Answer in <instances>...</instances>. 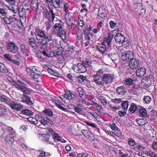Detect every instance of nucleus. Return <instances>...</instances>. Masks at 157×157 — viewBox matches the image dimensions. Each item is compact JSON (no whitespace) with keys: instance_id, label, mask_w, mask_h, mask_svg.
<instances>
[{"instance_id":"7ed1b4c3","label":"nucleus","mask_w":157,"mask_h":157,"mask_svg":"<svg viewBox=\"0 0 157 157\" xmlns=\"http://www.w3.org/2000/svg\"><path fill=\"white\" fill-rule=\"evenodd\" d=\"M3 129L5 132H6L8 133H11V134L6 135L5 140L10 144H12L15 140V132L11 127L6 126H4Z\"/></svg>"},{"instance_id":"aec40b11","label":"nucleus","mask_w":157,"mask_h":157,"mask_svg":"<svg viewBox=\"0 0 157 157\" xmlns=\"http://www.w3.org/2000/svg\"><path fill=\"white\" fill-rule=\"evenodd\" d=\"M62 2V0H53L52 3L55 8H61L63 7Z\"/></svg>"},{"instance_id":"c03bdc74","label":"nucleus","mask_w":157,"mask_h":157,"mask_svg":"<svg viewBox=\"0 0 157 157\" xmlns=\"http://www.w3.org/2000/svg\"><path fill=\"white\" fill-rule=\"evenodd\" d=\"M151 98L149 96H145L144 98V102L146 104H149L151 101Z\"/></svg>"},{"instance_id":"2f4dec72","label":"nucleus","mask_w":157,"mask_h":157,"mask_svg":"<svg viewBox=\"0 0 157 157\" xmlns=\"http://www.w3.org/2000/svg\"><path fill=\"white\" fill-rule=\"evenodd\" d=\"M146 119L142 118L141 119H138L136 120V121L139 125H142L146 124Z\"/></svg>"},{"instance_id":"774afa93","label":"nucleus","mask_w":157,"mask_h":157,"mask_svg":"<svg viewBox=\"0 0 157 157\" xmlns=\"http://www.w3.org/2000/svg\"><path fill=\"white\" fill-rule=\"evenodd\" d=\"M152 147L154 150H157V142L153 141L152 145Z\"/></svg>"},{"instance_id":"a18cd8bd","label":"nucleus","mask_w":157,"mask_h":157,"mask_svg":"<svg viewBox=\"0 0 157 157\" xmlns=\"http://www.w3.org/2000/svg\"><path fill=\"white\" fill-rule=\"evenodd\" d=\"M59 33V36L62 38L63 40H64L66 39V32L65 31L62 30Z\"/></svg>"},{"instance_id":"e433bc0d","label":"nucleus","mask_w":157,"mask_h":157,"mask_svg":"<svg viewBox=\"0 0 157 157\" xmlns=\"http://www.w3.org/2000/svg\"><path fill=\"white\" fill-rule=\"evenodd\" d=\"M139 113L140 116L144 117L147 113V111L145 108H141L139 109Z\"/></svg>"},{"instance_id":"69168bd1","label":"nucleus","mask_w":157,"mask_h":157,"mask_svg":"<svg viewBox=\"0 0 157 157\" xmlns=\"http://www.w3.org/2000/svg\"><path fill=\"white\" fill-rule=\"evenodd\" d=\"M51 22L50 21H47L45 22L46 28L47 30L50 29Z\"/></svg>"},{"instance_id":"cd10ccee","label":"nucleus","mask_w":157,"mask_h":157,"mask_svg":"<svg viewBox=\"0 0 157 157\" xmlns=\"http://www.w3.org/2000/svg\"><path fill=\"white\" fill-rule=\"evenodd\" d=\"M137 109V106L136 105L133 103H132L130 105V107L129 109V111L132 113H134Z\"/></svg>"},{"instance_id":"338daca9","label":"nucleus","mask_w":157,"mask_h":157,"mask_svg":"<svg viewBox=\"0 0 157 157\" xmlns=\"http://www.w3.org/2000/svg\"><path fill=\"white\" fill-rule=\"evenodd\" d=\"M99 16L101 18H103L106 16V13L104 12H102L101 10H99Z\"/></svg>"},{"instance_id":"49530a36","label":"nucleus","mask_w":157,"mask_h":157,"mask_svg":"<svg viewBox=\"0 0 157 157\" xmlns=\"http://www.w3.org/2000/svg\"><path fill=\"white\" fill-rule=\"evenodd\" d=\"M19 16H26V11L25 9L22 8L20 9L19 10Z\"/></svg>"},{"instance_id":"f257e3e1","label":"nucleus","mask_w":157,"mask_h":157,"mask_svg":"<svg viewBox=\"0 0 157 157\" xmlns=\"http://www.w3.org/2000/svg\"><path fill=\"white\" fill-rule=\"evenodd\" d=\"M34 34L37 40V43L41 49L47 50L48 42L52 40L51 36L46 34L43 31L38 28H35Z\"/></svg>"},{"instance_id":"5fc2aeb1","label":"nucleus","mask_w":157,"mask_h":157,"mask_svg":"<svg viewBox=\"0 0 157 157\" xmlns=\"http://www.w3.org/2000/svg\"><path fill=\"white\" fill-rule=\"evenodd\" d=\"M69 7V4L67 2H65L64 3L63 9L64 11L67 13H68L69 12L68 10Z\"/></svg>"},{"instance_id":"b1692460","label":"nucleus","mask_w":157,"mask_h":157,"mask_svg":"<svg viewBox=\"0 0 157 157\" xmlns=\"http://www.w3.org/2000/svg\"><path fill=\"white\" fill-rule=\"evenodd\" d=\"M116 92L119 95H124L125 93V90L123 86H120L117 88Z\"/></svg>"},{"instance_id":"a211bd4d","label":"nucleus","mask_w":157,"mask_h":157,"mask_svg":"<svg viewBox=\"0 0 157 157\" xmlns=\"http://www.w3.org/2000/svg\"><path fill=\"white\" fill-rule=\"evenodd\" d=\"M85 110L86 112L90 114L94 117L97 120V118L99 116L98 113L94 112V111L91 109L90 108L88 107H86L85 108Z\"/></svg>"},{"instance_id":"79ce46f5","label":"nucleus","mask_w":157,"mask_h":157,"mask_svg":"<svg viewBox=\"0 0 157 157\" xmlns=\"http://www.w3.org/2000/svg\"><path fill=\"white\" fill-rule=\"evenodd\" d=\"M111 42V40L108 39L107 37L105 38L103 43L105 45L107 44L108 47H109L110 46V44Z\"/></svg>"},{"instance_id":"a19ab883","label":"nucleus","mask_w":157,"mask_h":157,"mask_svg":"<svg viewBox=\"0 0 157 157\" xmlns=\"http://www.w3.org/2000/svg\"><path fill=\"white\" fill-rule=\"evenodd\" d=\"M128 103L127 101H124L121 104L122 107L125 111H127L128 108Z\"/></svg>"},{"instance_id":"7c9ffc66","label":"nucleus","mask_w":157,"mask_h":157,"mask_svg":"<svg viewBox=\"0 0 157 157\" xmlns=\"http://www.w3.org/2000/svg\"><path fill=\"white\" fill-rule=\"evenodd\" d=\"M0 72L3 73H6L8 72V69L1 62H0Z\"/></svg>"},{"instance_id":"f3484780","label":"nucleus","mask_w":157,"mask_h":157,"mask_svg":"<svg viewBox=\"0 0 157 157\" xmlns=\"http://www.w3.org/2000/svg\"><path fill=\"white\" fill-rule=\"evenodd\" d=\"M64 97L67 99L71 100L72 99H75L76 98V97L71 91L69 90L66 91V93L64 94Z\"/></svg>"},{"instance_id":"5701e85b","label":"nucleus","mask_w":157,"mask_h":157,"mask_svg":"<svg viewBox=\"0 0 157 157\" xmlns=\"http://www.w3.org/2000/svg\"><path fill=\"white\" fill-rule=\"evenodd\" d=\"M75 112L78 114L82 115L84 117L86 116L85 112L83 111V109L78 106L75 107Z\"/></svg>"},{"instance_id":"6e6552de","label":"nucleus","mask_w":157,"mask_h":157,"mask_svg":"<svg viewBox=\"0 0 157 157\" xmlns=\"http://www.w3.org/2000/svg\"><path fill=\"white\" fill-rule=\"evenodd\" d=\"M73 69L76 70V72L78 73H82L86 72V67L82 63H78L77 64H75L73 66Z\"/></svg>"},{"instance_id":"2eb2a0df","label":"nucleus","mask_w":157,"mask_h":157,"mask_svg":"<svg viewBox=\"0 0 157 157\" xmlns=\"http://www.w3.org/2000/svg\"><path fill=\"white\" fill-rule=\"evenodd\" d=\"M22 102L26 103L29 105L33 104L32 101L31 100L30 98L25 94H23L21 98Z\"/></svg>"},{"instance_id":"ddd939ff","label":"nucleus","mask_w":157,"mask_h":157,"mask_svg":"<svg viewBox=\"0 0 157 157\" xmlns=\"http://www.w3.org/2000/svg\"><path fill=\"white\" fill-rule=\"evenodd\" d=\"M61 98L59 97H56L53 99V102L54 103V104L58 108L63 111L67 112V110L62 106L61 105H62V102L60 101L59 99L58 98Z\"/></svg>"},{"instance_id":"1a4fd4ad","label":"nucleus","mask_w":157,"mask_h":157,"mask_svg":"<svg viewBox=\"0 0 157 157\" xmlns=\"http://www.w3.org/2000/svg\"><path fill=\"white\" fill-rule=\"evenodd\" d=\"M39 137L43 141L46 142L47 144H54L53 140L48 134H40Z\"/></svg>"},{"instance_id":"423d86ee","label":"nucleus","mask_w":157,"mask_h":157,"mask_svg":"<svg viewBox=\"0 0 157 157\" xmlns=\"http://www.w3.org/2000/svg\"><path fill=\"white\" fill-rule=\"evenodd\" d=\"M7 49L8 51L13 54H15L19 50V48L16 44L11 42H9L7 46Z\"/></svg>"},{"instance_id":"ea45409f","label":"nucleus","mask_w":157,"mask_h":157,"mask_svg":"<svg viewBox=\"0 0 157 157\" xmlns=\"http://www.w3.org/2000/svg\"><path fill=\"white\" fill-rule=\"evenodd\" d=\"M7 112L5 108L0 106V116H4L6 114Z\"/></svg>"},{"instance_id":"20e7f679","label":"nucleus","mask_w":157,"mask_h":157,"mask_svg":"<svg viewBox=\"0 0 157 157\" xmlns=\"http://www.w3.org/2000/svg\"><path fill=\"white\" fill-rule=\"evenodd\" d=\"M26 71L31 77L33 79H36L40 77V72L38 67L30 66L26 68Z\"/></svg>"},{"instance_id":"6e6d98bb","label":"nucleus","mask_w":157,"mask_h":157,"mask_svg":"<svg viewBox=\"0 0 157 157\" xmlns=\"http://www.w3.org/2000/svg\"><path fill=\"white\" fill-rule=\"evenodd\" d=\"M109 126L111 127L113 130H116L118 129V127L115 123H113L112 124H109Z\"/></svg>"},{"instance_id":"603ef678","label":"nucleus","mask_w":157,"mask_h":157,"mask_svg":"<svg viewBox=\"0 0 157 157\" xmlns=\"http://www.w3.org/2000/svg\"><path fill=\"white\" fill-rule=\"evenodd\" d=\"M82 63L84 64L86 68V67H90L91 64V62L88 60H86L85 62H83Z\"/></svg>"},{"instance_id":"e2e57ef3","label":"nucleus","mask_w":157,"mask_h":157,"mask_svg":"<svg viewBox=\"0 0 157 157\" xmlns=\"http://www.w3.org/2000/svg\"><path fill=\"white\" fill-rule=\"evenodd\" d=\"M49 47L51 49L52 51L54 50V49L57 48V47L56 46H54V43L52 42H51L49 44Z\"/></svg>"},{"instance_id":"bb28decb","label":"nucleus","mask_w":157,"mask_h":157,"mask_svg":"<svg viewBox=\"0 0 157 157\" xmlns=\"http://www.w3.org/2000/svg\"><path fill=\"white\" fill-rule=\"evenodd\" d=\"M72 17H71L67 20V23L68 26V29H70L72 28V26L73 25V21Z\"/></svg>"},{"instance_id":"09e8293b","label":"nucleus","mask_w":157,"mask_h":157,"mask_svg":"<svg viewBox=\"0 0 157 157\" xmlns=\"http://www.w3.org/2000/svg\"><path fill=\"white\" fill-rule=\"evenodd\" d=\"M133 80L131 78H127L125 80V84L128 86H130L132 84Z\"/></svg>"},{"instance_id":"39448f33","label":"nucleus","mask_w":157,"mask_h":157,"mask_svg":"<svg viewBox=\"0 0 157 157\" xmlns=\"http://www.w3.org/2000/svg\"><path fill=\"white\" fill-rule=\"evenodd\" d=\"M119 55L123 60L128 61L134 57V53L132 51H125L124 49H121L119 51Z\"/></svg>"},{"instance_id":"4468645a","label":"nucleus","mask_w":157,"mask_h":157,"mask_svg":"<svg viewBox=\"0 0 157 157\" xmlns=\"http://www.w3.org/2000/svg\"><path fill=\"white\" fill-rule=\"evenodd\" d=\"M114 38L116 42L119 44H124L125 37L123 35L120 33H117L115 36Z\"/></svg>"},{"instance_id":"4d7b16f0","label":"nucleus","mask_w":157,"mask_h":157,"mask_svg":"<svg viewBox=\"0 0 157 157\" xmlns=\"http://www.w3.org/2000/svg\"><path fill=\"white\" fill-rule=\"evenodd\" d=\"M128 144L132 146H134L136 144L135 141L132 138H129L128 140Z\"/></svg>"},{"instance_id":"13d9d810","label":"nucleus","mask_w":157,"mask_h":157,"mask_svg":"<svg viewBox=\"0 0 157 157\" xmlns=\"http://www.w3.org/2000/svg\"><path fill=\"white\" fill-rule=\"evenodd\" d=\"M85 123L86 124L88 125H89L90 126L94 128H96L98 129V128H97V125L94 123H92L90 122H89L88 121L85 122Z\"/></svg>"},{"instance_id":"4be33fe9","label":"nucleus","mask_w":157,"mask_h":157,"mask_svg":"<svg viewBox=\"0 0 157 157\" xmlns=\"http://www.w3.org/2000/svg\"><path fill=\"white\" fill-rule=\"evenodd\" d=\"M91 105L93 106L100 113H102L104 111V109L102 107L96 102H94L93 103L91 104Z\"/></svg>"},{"instance_id":"0e129e2a","label":"nucleus","mask_w":157,"mask_h":157,"mask_svg":"<svg viewBox=\"0 0 157 157\" xmlns=\"http://www.w3.org/2000/svg\"><path fill=\"white\" fill-rule=\"evenodd\" d=\"M49 11L51 14L50 16L52 18V21H53L55 17V14L54 13L52 9H50Z\"/></svg>"},{"instance_id":"393cba45","label":"nucleus","mask_w":157,"mask_h":157,"mask_svg":"<svg viewBox=\"0 0 157 157\" xmlns=\"http://www.w3.org/2000/svg\"><path fill=\"white\" fill-rule=\"evenodd\" d=\"M63 23L61 21H59V23H56L54 26V28L58 31H62V25Z\"/></svg>"},{"instance_id":"680f3d73","label":"nucleus","mask_w":157,"mask_h":157,"mask_svg":"<svg viewBox=\"0 0 157 157\" xmlns=\"http://www.w3.org/2000/svg\"><path fill=\"white\" fill-rule=\"evenodd\" d=\"M111 101L115 104H119L121 101V98H115L112 99Z\"/></svg>"},{"instance_id":"412c9836","label":"nucleus","mask_w":157,"mask_h":157,"mask_svg":"<svg viewBox=\"0 0 157 157\" xmlns=\"http://www.w3.org/2000/svg\"><path fill=\"white\" fill-rule=\"evenodd\" d=\"M39 3L38 0H32L30 3V6L31 8L36 11H37L39 8Z\"/></svg>"},{"instance_id":"bf43d9fd","label":"nucleus","mask_w":157,"mask_h":157,"mask_svg":"<svg viewBox=\"0 0 157 157\" xmlns=\"http://www.w3.org/2000/svg\"><path fill=\"white\" fill-rule=\"evenodd\" d=\"M60 137H61L59 136V135L57 133L54 134V135H53V138L55 141L56 142L59 141Z\"/></svg>"},{"instance_id":"dca6fc26","label":"nucleus","mask_w":157,"mask_h":157,"mask_svg":"<svg viewBox=\"0 0 157 157\" xmlns=\"http://www.w3.org/2000/svg\"><path fill=\"white\" fill-rule=\"evenodd\" d=\"M146 70L144 67H140L138 68L136 71V74L138 77H142L146 74Z\"/></svg>"},{"instance_id":"58836bf2","label":"nucleus","mask_w":157,"mask_h":157,"mask_svg":"<svg viewBox=\"0 0 157 157\" xmlns=\"http://www.w3.org/2000/svg\"><path fill=\"white\" fill-rule=\"evenodd\" d=\"M43 112L45 114L48 116H52L53 115L52 112L50 109H44L43 111Z\"/></svg>"},{"instance_id":"c9c22d12","label":"nucleus","mask_w":157,"mask_h":157,"mask_svg":"<svg viewBox=\"0 0 157 157\" xmlns=\"http://www.w3.org/2000/svg\"><path fill=\"white\" fill-rule=\"evenodd\" d=\"M92 82H94L98 85H101L103 86L104 84L102 78H100L98 79H93Z\"/></svg>"},{"instance_id":"3c124183","label":"nucleus","mask_w":157,"mask_h":157,"mask_svg":"<svg viewBox=\"0 0 157 157\" xmlns=\"http://www.w3.org/2000/svg\"><path fill=\"white\" fill-rule=\"evenodd\" d=\"M0 13L2 16H6L7 14V10L5 8H0Z\"/></svg>"},{"instance_id":"f03ea898","label":"nucleus","mask_w":157,"mask_h":157,"mask_svg":"<svg viewBox=\"0 0 157 157\" xmlns=\"http://www.w3.org/2000/svg\"><path fill=\"white\" fill-rule=\"evenodd\" d=\"M35 117H29L27 118V120L31 123L36 125L41 128H44L45 126L48 123L51 124V122L52 123L48 117L41 113H36Z\"/></svg>"},{"instance_id":"8fccbe9b","label":"nucleus","mask_w":157,"mask_h":157,"mask_svg":"<svg viewBox=\"0 0 157 157\" xmlns=\"http://www.w3.org/2000/svg\"><path fill=\"white\" fill-rule=\"evenodd\" d=\"M7 7L13 13H17L18 10L15 9L13 6L10 5L8 6Z\"/></svg>"},{"instance_id":"473e14b6","label":"nucleus","mask_w":157,"mask_h":157,"mask_svg":"<svg viewBox=\"0 0 157 157\" xmlns=\"http://www.w3.org/2000/svg\"><path fill=\"white\" fill-rule=\"evenodd\" d=\"M28 42L30 45L33 48H34L36 47V41L34 38H30L28 40Z\"/></svg>"},{"instance_id":"4c0bfd02","label":"nucleus","mask_w":157,"mask_h":157,"mask_svg":"<svg viewBox=\"0 0 157 157\" xmlns=\"http://www.w3.org/2000/svg\"><path fill=\"white\" fill-rule=\"evenodd\" d=\"M99 100L101 102L103 105H105L107 103V101L104 97L103 95H100L98 98Z\"/></svg>"},{"instance_id":"0eeeda50","label":"nucleus","mask_w":157,"mask_h":157,"mask_svg":"<svg viewBox=\"0 0 157 157\" xmlns=\"http://www.w3.org/2000/svg\"><path fill=\"white\" fill-rule=\"evenodd\" d=\"M140 65V60L136 58H132L129 62V66L130 69L133 70L137 68Z\"/></svg>"},{"instance_id":"9d476101","label":"nucleus","mask_w":157,"mask_h":157,"mask_svg":"<svg viewBox=\"0 0 157 157\" xmlns=\"http://www.w3.org/2000/svg\"><path fill=\"white\" fill-rule=\"evenodd\" d=\"M13 84L18 90H20L21 91L24 92L26 94H30L31 93V91L28 88L25 87L22 85H19L18 84L15 82H13Z\"/></svg>"},{"instance_id":"f8f14e48","label":"nucleus","mask_w":157,"mask_h":157,"mask_svg":"<svg viewBox=\"0 0 157 157\" xmlns=\"http://www.w3.org/2000/svg\"><path fill=\"white\" fill-rule=\"evenodd\" d=\"M114 78V77L113 75L109 74H104L102 78L103 83L105 84L111 82Z\"/></svg>"},{"instance_id":"052dcab7","label":"nucleus","mask_w":157,"mask_h":157,"mask_svg":"<svg viewBox=\"0 0 157 157\" xmlns=\"http://www.w3.org/2000/svg\"><path fill=\"white\" fill-rule=\"evenodd\" d=\"M4 58L9 61L11 62L12 61V59L11 58V56L9 54H5L3 55Z\"/></svg>"},{"instance_id":"c85d7f7f","label":"nucleus","mask_w":157,"mask_h":157,"mask_svg":"<svg viewBox=\"0 0 157 157\" xmlns=\"http://www.w3.org/2000/svg\"><path fill=\"white\" fill-rule=\"evenodd\" d=\"M109 57L110 58L112 61L115 63H116V61L118 58L117 55L116 54H111L108 55Z\"/></svg>"},{"instance_id":"f704fd0d","label":"nucleus","mask_w":157,"mask_h":157,"mask_svg":"<svg viewBox=\"0 0 157 157\" xmlns=\"http://www.w3.org/2000/svg\"><path fill=\"white\" fill-rule=\"evenodd\" d=\"M2 19L4 20V22L6 24H10L13 21V20L11 17H3Z\"/></svg>"},{"instance_id":"864d4df0","label":"nucleus","mask_w":157,"mask_h":157,"mask_svg":"<svg viewBox=\"0 0 157 157\" xmlns=\"http://www.w3.org/2000/svg\"><path fill=\"white\" fill-rule=\"evenodd\" d=\"M6 98L4 95H0V101L8 103L9 101Z\"/></svg>"},{"instance_id":"c756f323","label":"nucleus","mask_w":157,"mask_h":157,"mask_svg":"<svg viewBox=\"0 0 157 157\" xmlns=\"http://www.w3.org/2000/svg\"><path fill=\"white\" fill-rule=\"evenodd\" d=\"M21 112L23 114L27 116H32L34 114V113L33 112L27 109L22 110Z\"/></svg>"},{"instance_id":"a878e982","label":"nucleus","mask_w":157,"mask_h":157,"mask_svg":"<svg viewBox=\"0 0 157 157\" xmlns=\"http://www.w3.org/2000/svg\"><path fill=\"white\" fill-rule=\"evenodd\" d=\"M78 92L80 97L82 98H84L86 94L84 90L81 87H78L77 88Z\"/></svg>"},{"instance_id":"37998d69","label":"nucleus","mask_w":157,"mask_h":157,"mask_svg":"<svg viewBox=\"0 0 157 157\" xmlns=\"http://www.w3.org/2000/svg\"><path fill=\"white\" fill-rule=\"evenodd\" d=\"M21 51L23 53H26L28 50L26 48V46L24 44H21L20 46Z\"/></svg>"},{"instance_id":"6ab92c4d","label":"nucleus","mask_w":157,"mask_h":157,"mask_svg":"<svg viewBox=\"0 0 157 157\" xmlns=\"http://www.w3.org/2000/svg\"><path fill=\"white\" fill-rule=\"evenodd\" d=\"M97 49L101 53L103 54L106 49V45L103 44H98L96 46Z\"/></svg>"},{"instance_id":"9b49d317","label":"nucleus","mask_w":157,"mask_h":157,"mask_svg":"<svg viewBox=\"0 0 157 157\" xmlns=\"http://www.w3.org/2000/svg\"><path fill=\"white\" fill-rule=\"evenodd\" d=\"M8 105L13 110L16 111H18L23 108V106L15 102H8Z\"/></svg>"},{"instance_id":"72a5a7b5","label":"nucleus","mask_w":157,"mask_h":157,"mask_svg":"<svg viewBox=\"0 0 157 157\" xmlns=\"http://www.w3.org/2000/svg\"><path fill=\"white\" fill-rule=\"evenodd\" d=\"M120 32L119 30H118L117 31L116 30H114L112 31L109 34H108V37H107L109 39L111 40H112L114 36V34L116 33L117 32Z\"/></svg>"},{"instance_id":"de8ad7c7","label":"nucleus","mask_w":157,"mask_h":157,"mask_svg":"<svg viewBox=\"0 0 157 157\" xmlns=\"http://www.w3.org/2000/svg\"><path fill=\"white\" fill-rule=\"evenodd\" d=\"M86 78V77L83 75H80L77 77V81L79 83H81L83 82Z\"/></svg>"}]
</instances>
